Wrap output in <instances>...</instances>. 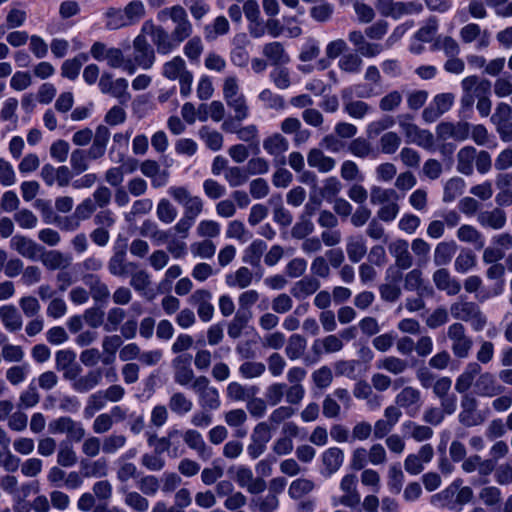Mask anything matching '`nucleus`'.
<instances>
[{"label":"nucleus","mask_w":512,"mask_h":512,"mask_svg":"<svg viewBox=\"0 0 512 512\" xmlns=\"http://www.w3.org/2000/svg\"><path fill=\"white\" fill-rule=\"evenodd\" d=\"M110 130L105 125H99L96 128L92 145L89 149H74L70 154L71 169L75 174H81L89 169V160H98L102 158L107 149L110 139Z\"/></svg>","instance_id":"nucleus-1"},{"label":"nucleus","mask_w":512,"mask_h":512,"mask_svg":"<svg viewBox=\"0 0 512 512\" xmlns=\"http://www.w3.org/2000/svg\"><path fill=\"white\" fill-rule=\"evenodd\" d=\"M450 313L456 320L469 322L476 332L482 331L487 324V318L479 305L473 301H468L463 296H460L457 301L451 304Z\"/></svg>","instance_id":"nucleus-2"},{"label":"nucleus","mask_w":512,"mask_h":512,"mask_svg":"<svg viewBox=\"0 0 512 512\" xmlns=\"http://www.w3.org/2000/svg\"><path fill=\"white\" fill-rule=\"evenodd\" d=\"M156 59L155 50L146 39V36L139 34L133 40V57L127 59L125 71L133 74L137 67L150 69Z\"/></svg>","instance_id":"nucleus-3"},{"label":"nucleus","mask_w":512,"mask_h":512,"mask_svg":"<svg viewBox=\"0 0 512 512\" xmlns=\"http://www.w3.org/2000/svg\"><path fill=\"white\" fill-rule=\"evenodd\" d=\"M223 98L235 113V119L243 121L249 116V106L243 93L240 92L238 80L234 76L224 79Z\"/></svg>","instance_id":"nucleus-4"},{"label":"nucleus","mask_w":512,"mask_h":512,"mask_svg":"<svg viewBox=\"0 0 512 512\" xmlns=\"http://www.w3.org/2000/svg\"><path fill=\"white\" fill-rule=\"evenodd\" d=\"M489 415V410H480L478 400L471 393L465 392L460 401L459 422L466 427L483 424Z\"/></svg>","instance_id":"nucleus-5"},{"label":"nucleus","mask_w":512,"mask_h":512,"mask_svg":"<svg viewBox=\"0 0 512 512\" xmlns=\"http://www.w3.org/2000/svg\"><path fill=\"white\" fill-rule=\"evenodd\" d=\"M413 116L403 114L398 116L399 127L404 133L407 142L416 144L424 149L430 150L434 147V136L429 130L421 129L412 122Z\"/></svg>","instance_id":"nucleus-6"},{"label":"nucleus","mask_w":512,"mask_h":512,"mask_svg":"<svg viewBox=\"0 0 512 512\" xmlns=\"http://www.w3.org/2000/svg\"><path fill=\"white\" fill-rule=\"evenodd\" d=\"M191 388L198 396L201 409L214 411L220 408V393L216 387L211 386L209 378L203 375L196 377L191 384Z\"/></svg>","instance_id":"nucleus-7"},{"label":"nucleus","mask_w":512,"mask_h":512,"mask_svg":"<svg viewBox=\"0 0 512 512\" xmlns=\"http://www.w3.org/2000/svg\"><path fill=\"white\" fill-rule=\"evenodd\" d=\"M165 16L170 17L173 23H175V28L171 33V37H173L174 41H176L178 45L190 37L192 34V24L182 6L175 5L171 8H165L158 14V18L160 20Z\"/></svg>","instance_id":"nucleus-8"},{"label":"nucleus","mask_w":512,"mask_h":512,"mask_svg":"<svg viewBox=\"0 0 512 512\" xmlns=\"http://www.w3.org/2000/svg\"><path fill=\"white\" fill-rule=\"evenodd\" d=\"M447 336L451 341L453 355L459 359H466L473 347V340L466 333V328L460 322H455L448 327Z\"/></svg>","instance_id":"nucleus-9"},{"label":"nucleus","mask_w":512,"mask_h":512,"mask_svg":"<svg viewBox=\"0 0 512 512\" xmlns=\"http://www.w3.org/2000/svg\"><path fill=\"white\" fill-rule=\"evenodd\" d=\"M141 34L150 36L157 52L160 54H168L178 46L173 37H171V34L162 26L154 24L152 20H147L143 23Z\"/></svg>","instance_id":"nucleus-10"},{"label":"nucleus","mask_w":512,"mask_h":512,"mask_svg":"<svg viewBox=\"0 0 512 512\" xmlns=\"http://www.w3.org/2000/svg\"><path fill=\"white\" fill-rule=\"evenodd\" d=\"M48 431L51 434H66L70 442L78 443L85 436V429L80 422L70 417L62 416L54 419L48 424Z\"/></svg>","instance_id":"nucleus-11"},{"label":"nucleus","mask_w":512,"mask_h":512,"mask_svg":"<svg viewBox=\"0 0 512 512\" xmlns=\"http://www.w3.org/2000/svg\"><path fill=\"white\" fill-rule=\"evenodd\" d=\"M490 121L503 142H512V108L509 104L498 103Z\"/></svg>","instance_id":"nucleus-12"},{"label":"nucleus","mask_w":512,"mask_h":512,"mask_svg":"<svg viewBox=\"0 0 512 512\" xmlns=\"http://www.w3.org/2000/svg\"><path fill=\"white\" fill-rule=\"evenodd\" d=\"M395 404L409 416H415L422 406L421 392L412 386H405L395 397Z\"/></svg>","instance_id":"nucleus-13"},{"label":"nucleus","mask_w":512,"mask_h":512,"mask_svg":"<svg viewBox=\"0 0 512 512\" xmlns=\"http://www.w3.org/2000/svg\"><path fill=\"white\" fill-rule=\"evenodd\" d=\"M212 293L207 289L195 290L188 302L196 307L197 314L203 322H209L214 315V306L211 303Z\"/></svg>","instance_id":"nucleus-14"},{"label":"nucleus","mask_w":512,"mask_h":512,"mask_svg":"<svg viewBox=\"0 0 512 512\" xmlns=\"http://www.w3.org/2000/svg\"><path fill=\"white\" fill-rule=\"evenodd\" d=\"M191 358V355L183 354L172 360L174 381L180 386H187L196 378L191 368Z\"/></svg>","instance_id":"nucleus-15"},{"label":"nucleus","mask_w":512,"mask_h":512,"mask_svg":"<svg viewBox=\"0 0 512 512\" xmlns=\"http://www.w3.org/2000/svg\"><path fill=\"white\" fill-rule=\"evenodd\" d=\"M470 124L468 122H441L436 127V134L440 140L452 138L456 141H464L468 138Z\"/></svg>","instance_id":"nucleus-16"},{"label":"nucleus","mask_w":512,"mask_h":512,"mask_svg":"<svg viewBox=\"0 0 512 512\" xmlns=\"http://www.w3.org/2000/svg\"><path fill=\"white\" fill-rule=\"evenodd\" d=\"M138 268L136 262L126 261V245L116 247L108 262V270L116 277H126L132 269Z\"/></svg>","instance_id":"nucleus-17"},{"label":"nucleus","mask_w":512,"mask_h":512,"mask_svg":"<svg viewBox=\"0 0 512 512\" xmlns=\"http://www.w3.org/2000/svg\"><path fill=\"white\" fill-rule=\"evenodd\" d=\"M456 492V501L458 503L466 504L472 500L473 491L470 487L465 486L459 489L457 485L452 484L441 493L433 495L431 498V503L435 506H445L447 501L450 500Z\"/></svg>","instance_id":"nucleus-18"},{"label":"nucleus","mask_w":512,"mask_h":512,"mask_svg":"<svg viewBox=\"0 0 512 512\" xmlns=\"http://www.w3.org/2000/svg\"><path fill=\"white\" fill-rule=\"evenodd\" d=\"M141 173L151 179L153 188L165 186L170 177V173L166 169H161L159 163L155 160L147 159L140 164Z\"/></svg>","instance_id":"nucleus-19"},{"label":"nucleus","mask_w":512,"mask_h":512,"mask_svg":"<svg viewBox=\"0 0 512 512\" xmlns=\"http://www.w3.org/2000/svg\"><path fill=\"white\" fill-rule=\"evenodd\" d=\"M341 97L344 102V111L354 119H362L371 111V106L362 100H353V90L351 87L341 91Z\"/></svg>","instance_id":"nucleus-20"},{"label":"nucleus","mask_w":512,"mask_h":512,"mask_svg":"<svg viewBox=\"0 0 512 512\" xmlns=\"http://www.w3.org/2000/svg\"><path fill=\"white\" fill-rule=\"evenodd\" d=\"M389 253L395 259V265L399 269L407 270L413 265V257L409 251V244L404 239H396L388 246Z\"/></svg>","instance_id":"nucleus-21"},{"label":"nucleus","mask_w":512,"mask_h":512,"mask_svg":"<svg viewBox=\"0 0 512 512\" xmlns=\"http://www.w3.org/2000/svg\"><path fill=\"white\" fill-rule=\"evenodd\" d=\"M432 280L436 288L449 296L457 295L461 291V284L453 278L446 268L440 267L433 275Z\"/></svg>","instance_id":"nucleus-22"},{"label":"nucleus","mask_w":512,"mask_h":512,"mask_svg":"<svg viewBox=\"0 0 512 512\" xmlns=\"http://www.w3.org/2000/svg\"><path fill=\"white\" fill-rule=\"evenodd\" d=\"M84 284L89 288V295L98 303H106L110 298V290L105 282L96 274L83 277Z\"/></svg>","instance_id":"nucleus-23"},{"label":"nucleus","mask_w":512,"mask_h":512,"mask_svg":"<svg viewBox=\"0 0 512 512\" xmlns=\"http://www.w3.org/2000/svg\"><path fill=\"white\" fill-rule=\"evenodd\" d=\"M478 223L484 228L500 230L506 225V212L500 207L492 210L481 211L477 214Z\"/></svg>","instance_id":"nucleus-24"},{"label":"nucleus","mask_w":512,"mask_h":512,"mask_svg":"<svg viewBox=\"0 0 512 512\" xmlns=\"http://www.w3.org/2000/svg\"><path fill=\"white\" fill-rule=\"evenodd\" d=\"M11 246L21 256L31 260L37 259L39 253L44 250V248L35 241L22 235H15L11 240Z\"/></svg>","instance_id":"nucleus-25"},{"label":"nucleus","mask_w":512,"mask_h":512,"mask_svg":"<svg viewBox=\"0 0 512 512\" xmlns=\"http://www.w3.org/2000/svg\"><path fill=\"white\" fill-rule=\"evenodd\" d=\"M349 41L356 47L358 55L364 57H374L382 51L380 44L366 41L361 31H352L348 35Z\"/></svg>","instance_id":"nucleus-26"},{"label":"nucleus","mask_w":512,"mask_h":512,"mask_svg":"<svg viewBox=\"0 0 512 512\" xmlns=\"http://www.w3.org/2000/svg\"><path fill=\"white\" fill-rule=\"evenodd\" d=\"M321 286L320 281L314 276H305L292 286L290 293L298 299H305L316 293Z\"/></svg>","instance_id":"nucleus-27"},{"label":"nucleus","mask_w":512,"mask_h":512,"mask_svg":"<svg viewBox=\"0 0 512 512\" xmlns=\"http://www.w3.org/2000/svg\"><path fill=\"white\" fill-rule=\"evenodd\" d=\"M0 319L5 329L9 332H16L22 328V316L18 309L12 304L0 307Z\"/></svg>","instance_id":"nucleus-28"},{"label":"nucleus","mask_w":512,"mask_h":512,"mask_svg":"<svg viewBox=\"0 0 512 512\" xmlns=\"http://www.w3.org/2000/svg\"><path fill=\"white\" fill-rule=\"evenodd\" d=\"M308 165L316 168L320 173H328L334 169L336 165L335 159L326 156L319 148H312L307 155Z\"/></svg>","instance_id":"nucleus-29"},{"label":"nucleus","mask_w":512,"mask_h":512,"mask_svg":"<svg viewBox=\"0 0 512 512\" xmlns=\"http://www.w3.org/2000/svg\"><path fill=\"white\" fill-rule=\"evenodd\" d=\"M263 55L271 65L280 66L290 61L289 55L281 42L273 41L265 44L262 50Z\"/></svg>","instance_id":"nucleus-30"},{"label":"nucleus","mask_w":512,"mask_h":512,"mask_svg":"<svg viewBox=\"0 0 512 512\" xmlns=\"http://www.w3.org/2000/svg\"><path fill=\"white\" fill-rule=\"evenodd\" d=\"M480 374H482L480 363L478 361L470 362L457 378L455 390L459 393L467 392L473 384L475 377H479Z\"/></svg>","instance_id":"nucleus-31"},{"label":"nucleus","mask_w":512,"mask_h":512,"mask_svg":"<svg viewBox=\"0 0 512 512\" xmlns=\"http://www.w3.org/2000/svg\"><path fill=\"white\" fill-rule=\"evenodd\" d=\"M193 406V401L181 391L172 393L168 400L169 410L180 417L189 414L192 411Z\"/></svg>","instance_id":"nucleus-32"},{"label":"nucleus","mask_w":512,"mask_h":512,"mask_svg":"<svg viewBox=\"0 0 512 512\" xmlns=\"http://www.w3.org/2000/svg\"><path fill=\"white\" fill-rule=\"evenodd\" d=\"M475 387L481 396L494 397L501 393L502 387L497 385L494 375L484 372L475 381Z\"/></svg>","instance_id":"nucleus-33"},{"label":"nucleus","mask_w":512,"mask_h":512,"mask_svg":"<svg viewBox=\"0 0 512 512\" xmlns=\"http://www.w3.org/2000/svg\"><path fill=\"white\" fill-rule=\"evenodd\" d=\"M457 248L458 246L455 241L439 242L434 249V264L438 267L449 264L457 252Z\"/></svg>","instance_id":"nucleus-34"},{"label":"nucleus","mask_w":512,"mask_h":512,"mask_svg":"<svg viewBox=\"0 0 512 512\" xmlns=\"http://www.w3.org/2000/svg\"><path fill=\"white\" fill-rule=\"evenodd\" d=\"M102 381L101 369H94L88 371L85 375L79 376L75 383H72V388L78 393H87L98 386Z\"/></svg>","instance_id":"nucleus-35"},{"label":"nucleus","mask_w":512,"mask_h":512,"mask_svg":"<svg viewBox=\"0 0 512 512\" xmlns=\"http://www.w3.org/2000/svg\"><path fill=\"white\" fill-rule=\"evenodd\" d=\"M40 253L41 255L39 258L41 262L46 268L50 270L64 269L71 264V258L65 256L62 252L58 250H43Z\"/></svg>","instance_id":"nucleus-36"},{"label":"nucleus","mask_w":512,"mask_h":512,"mask_svg":"<svg viewBox=\"0 0 512 512\" xmlns=\"http://www.w3.org/2000/svg\"><path fill=\"white\" fill-rule=\"evenodd\" d=\"M477 150L472 146H465L457 153V171L463 175H471L474 171V162Z\"/></svg>","instance_id":"nucleus-37"},{"label":"nucleus","mask_w":512,"mask_h":512,"mask_svg":"<svg viewBox=\"0 0 512 512\" xmlns=\"http://www.w3.org/2000/svg\"><path fill=\"white\" fill-rule=\"evenodd\" d=\"M264 150L275 158L282 156L289 149V141L280 133H274L263 141Z\"/></svg>","instance_id":"nucleus-38"},{"label":"nucleus","mask_w":512,"mask_h":512,"mask_svg":"<svg viewBox=\"0 0 512 512\" xmlns=\"http://www.w3.org/2000/svg\"><path fill=\"white\" fill-rule=\"evenodd\" d=\"M348 151L357 158L377 157V151L372 143L363 137L353 139L347 147Z\"/></svg>","instance_id":"nucleus-39"},{"label":"nucleus","mask_w":512,"mask_h":512,"mask_svg":"<svg viewBox=\"0 0 512 512\" xmlns=\"http://www.w3.org/2000/svg\"><path fill=\"white\" fill-rule=\"evenodd\" d=\"M433 450H419L417 454H410L405 460V469L410 474H419L423 465L430 462Z\"/></svg>","instance_id":"nucleus-40"},{"label":"nucleus","mask_w":512,"mask_h":512,"mask_svg":"<svg viewBox=\"0 0 512 512\" xmlns=\"http://www.w3.org/2000/svg\"><path fill=\"white\" fill-rule=\"evenodd\" d=\"M130 286L143 296H147L152 281L151 276L145 269H132L130 271Z\"/></svg>","instance_id":"nucleus-41"},{"label":"nucleus","mask_w":512,"mask_h":512,"mask_svg":"<svg viewBox=\"0 0 512 512\" xmlns=\"http://www.w3.org/2000/svg\"><path fill=\"white\" fill-rule=\"evenodd\" d=\"M279 504V498L274 494L268 493L265 496L252 498L249 507L252 511L257 512H276Z\"/></svg>","instance_id":"nucleus-42"},{"label":"nucleus","mask_w":512,"mask_h":512,"mask_svg":"<svg viewBox=\"0 0 512 512\" xmlns=\"http://www.w3.org/2000/svg\"><path fill=\"white\" fill-rule=\"evenodd\" d=\"M267 249V244L263 240H254L245 250L243 255V262L251 265L252 267H259L260 260Z\"/></svg>","instance_id":"nucleus-43"},{"label":"nucleus","mask_w":512,"mask_h":512,"mask_svg":"<svg viewBox=\"0 0 512 512\" xmlns=\"http://www.w3.org/2000/svg\"><path fill=\"white\" fill-rule=\"evenodd\" d=\"M409 367L408 361L396 356H387L378 361L377 368L393 375L403 374Z\"/></svg>","instance_id":"nucleus-44"},{"label":"nucleus","mask_w":512,"mask_h":512,"mask_svg":"<svg viewBox=\"0 0 512 512\" xmlns=\"http://www.w3.org/2000/svg\"><path fill=\"white\" fill-rule=\"evenodd\" d=\"M253 280V273L245 266L237 269L233 274L226 276V284L229 287L247 288Z\"/></svg>","instance_id":"nucleus-45"},{"label":"nucleus","mask_w":512,"mask_h":512,"mask_svg":"<svg viewBox=\"0 0 512 512\" xmlns=\"http://www.w3.org/2000/svg\"><path fill=\"white\" fill-rule=\"evenodd\" d=\"M457 237L461 242L474 244L476 248H483L484 238L480 231L472 225H462L457 230Z\"/></svg>","instance_id":"nucleus-46"},{"label":"nucleus","mask_w":512,"mask_h":512,"mask_svg":"<svg viewBox=\"0 0 512 512\" xmlns=\"http://www.w3.org/2000/svg\"><path fill=\"white\" fill-rule=\"evenodd\" d=\"M307 341L300 334H293L289 337L285 353L290 360H297L304 355Z\"/></svg>","instance_id":"nucleus-47"},{"label":"nucleus","mask_w":512,"mask_h":512,"mask_svg":"<svg viewBox=\"0 0 512 512\" xmlns=\"http://www.w3.org/2000/svg\"><path fill=\"white\" fill-rule=\"evenodd\" d=\"M251 318L252 312L238 310L228 325V335L233 339L239 338L242 330L248 325Z\"/></svg>","instance_id":"nucleus-48"},{"label":"nucleus","mask_w":512,"mask_h":512,"mask_svg":"<svg viewBox=\"0 0 512 512\" xmlns=\"http://www.w3.org/2000/svg\"><path fill=\"white\" fill-rule=\"evenodd\" d=\"M198 134L210 150L219 151L222 148L224 138L220 132L212 130L208 126H203L199 129Z\"/></svg>","instance_id":"nucleus-49"},{"label":"nucleus","mask_w":512,"mask_h":512,"mask_svg":"<svg viewBox=\"0 0 512 512\" xmlns=\"http://www.w3.org/2000/svg\"><path fill=\"white\" fill-rule=\"evenodd\" d=\"M346 251L352 263L360 262L367 253V247L362 237L349 238Z\"/></svg>","instance_id":"nucleus-50"},{"label":"nucleus","mask_w":512,"mask_h":512,"mask_svg":"<svg viewBox=\"0 0 512 512\" xmlns=\"http://www.w3.org/2000/svg\"><path fill=\"white\" fill-rule=\"evenodd\" d=\"M81 473L85 477H102L107 473L106 461L103 459L82 460L80 462Z\"/></svg>","instance_id":"nucleus-51"},{"label":"nucleus","mask_w":512,"mask_h":512,"mask_svg":"<svg viewBox=\"0 0 512 512\" xmlns=\"http://www.w3.org/2000/svg\"><path fill=\"white\" fill-rule=\"evenodd\" d=\"M398 200L399 195L394 189H383L378 186H374L371 188L370 202L374 205H385Z\"/></svg>","instance_id":"nucleus-52"},{"label":"nucleus","mask_w":512,"mask_h":512,"mask_svg":"<svg viewBox=\"0 0 512 512\" xmlns=\"http://www.w3.org/2000/svg\"><path fill=\"white\" fill-rule=\"evenodd\" d=\"M462 468L468 473L478 470L481 474L488 475L494 469V462L492 460L481 461L480 457L475 455L466 459Z\"/></svg>","instance_id":"nucleus-53"},{"label":"nucleus","mask_w":512,"mask_h":512,"mask_svg":"<svg viewBox=\"0 0 512 512\" xmlns=\"http://www.w3.org/2000/svg\"><path fill=\"white\" fill-rule=\"evenodd\" d=\"M465 182L460 177H453L449 179L444 186L443 202L449 203L459 197L464 190Z\"/></svg>","instance_id":"nucleus-54"},{"label":"nucleus","mask_w":512,"mask_h":512,"mask_svg":"<svg viewBox=\"0 0 512 512\" xmlns=\"http://www.w3.org/2000/svg\"><path fill=\"white\" fill-rule=\"evenodd\" d=\"M423 11V5L419 1H396L393 19H400L403 16L419 14Z\"/></svg>","instance_id":"nucleus-55"},{"label":"nucleus","mask_w":512,"mask_h":512,"mask_svg":"<svg viewBox=\"0 0 512 512\" xmlns=\"http://www.w3.org/2000/svg\"><path fill=\"white\" fill-rule=\"evenodd\" d=\"M402 278V274L398 272L393 278V283H384L379 286L381 298L386 302H395L401 296V288L397 284Z\"/></svg>","instance_id":"nucleus-56"},{"label":"nucleus","mask_w":512,"mask_h":512,"mask_svg":"<svg viewBox=\"0 0 512 512\" xmlns=\"http://www.w3.org/2000/svg\"><path fill=\"white\" fill-rule=\"evenodd\" d=\"M124 16L128 25H134L139 22L146 13L145 6L140 0H133L129 2L123 9Z\"/></svg>","instance_id":"nucleus-57"},{"label":"nucleus","mask_w":512,"mask_h":512,"mask_svg":"<svg viewBox=\"0 0 512 512\" xmlns=\"http://www.w3.org/2000/svg\"><path fill=\"white\" fill-rule=\"evenodd\" d=\"M404 288L408 291H416L419 296H423L426 287L424 286L421 270L413 269L405 275Z\"/></svg>","instance_id":"nucleus-58"},{"label":"nucleus","mask_w":512,"mask_h":512,"mask_svg":"<svg viewBox=\"0 0 512 512\" xmlns=\"http://www.w3.org/2000/svg\"><path fill=\"white\" fill-rule=\"evenodd\" d=\"M124 493V503L135 512H146L149 509V501L140 493L135 491H126Z\"/></svg>","instance_id":"nucleus-59"},{"label":"nucleus","mask_w":512,"mask_h":512,"mask_svg":"<svg viewBox=\"0 0 512 512\" xmlns=\"http://www.w3.org/2000/svg\"><path fill=\"white\" fill-rule=\"evenodd\" d=\"M476 255L469 249H463L455 259L454 268L458 273H466L476 266Z\"/></svg>","instance_id":"nucleus-60"},{"label":"nucleus","mask_w":512,"mask_h":512,"mask_svg":"<svg viewBox=\"0 0 512 512\" xmlns=\"http://www.w3.org/2000/svg\"><path fill=\"white\" fill-rule=\"evenodd\" d=\"M186 71L185 61L180 56L174 57L163 66V75L170 80L179 79Z\"/></svg>","instance_id":"nucleus-61"},{"label":"nucleus","mask_w":512,"mask_h":512,"mask_svg":"<svg viewBox=\"0 0 512 512\" xmlns=\"http://www.w3.org/2000/svg\"><path fill=\"white\" fill-rule=\"evenodd\" d=\"M256 387L245 388L238 382H231L227 386V397L235 401H245L257 393Z\"/></svg>","instance_id":"nucleus-62"},{"label":"nucleus","mask_w":512,"mask_h":512,"mask_svg":"<svg viewBox=\"0 0 512 512\" xmlns=\"http://www.w3.org/2000/svg\"><path fill=\"white\" fill-rule=\"evenodd\" d=\"M362 64L363 61L360 55L356 53L344 54L338 62V66L342 71L351 74L360 72Z\"/></svg>","instance_id":"nucleus-63"},{"label":"nucleus","mask_w":512,"mask_h":512,"mask_svg":"<svg viewBox=\"0 0 512 512\" xmlns=\"http://www.w3.org/2000/svg\"><path fill=\"white\" fill-rule=\"evenodd\" d=\"M156 214L161 222L170 224L176 219L177 210L168 199L163 198L157 204Z\"/></svg>","instance_id":"nucleus-64"}]
</instances>
